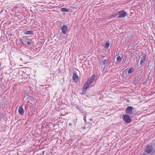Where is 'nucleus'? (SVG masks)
Masks as SVG:
<instances>
[{"label": "nucleus", "mask_w": 155, "mask_h": 155, "mask_svg": "<svg viewBox=\"0 0 155 155\" xmlns=\"http://www.w3.org/2000/svg\"><path fill=\"white\" fill-rule=\"evenodd\" d=\"M95 77V75H93L87 80L86 83L84 85L83 88V91L84 92L86 91L89 88V86L93 82L94 79Z\"/></svg>", "instance_id": "obj_1"}, {"label": "nucleus", "mask_w": 155, "mask_h": 155, "mask_svg": "<svg viewBox=\"0 0 155 155\" xmlns=\"http://www.w3.org/2000/svg\"><path fill=\"white\" fill-rule=\"evenodd\" d=\"M125 111L127 114L131 115L136 112L134 108L132 106H128L125 109Z\"/></svg>", "instance_id": "obj_2"}, {"label": "nucleus", "mask_w": 155, "mask_h": 155, "mask_svg": "<svg viewBox=\"0 0 155 155\" xmlns=\"http://www.w3.org/2000/svg\"><path fill=\"white\" fill-rule=\"evenodd\" d=\"M31 41L27 39L26 37L24 36L23 37V41H22V44L23 45H25L29 46L31 43Z\"/></svg>", "instance_id": "obj_3"}, {"label": "nucleus", "mask_w": 155, "mask_h": 155, "mask_svg": "<svg viewBox=\"0 0 155 155\" xmlns=\"http://www.w3.org/2000/svg\"><path fill=\"white\" fill-rule=\"evenodd\" d=\"M123 120L127 123H130L131 121L130 116L127 114H124L122 116Z\"/></svg>", "instance_id": "obj_4"}, {"label": "nucleus", "mask_w": 155, "mask_h": 155, "mask_svg": "<svg viewBox=\"0 0 155 155\" xmlns=\"http://www.w3.org/2000/svg\"><path fill=\"white\" fill-rule=\"evenodd\" d=\"M119 16L117 17L118 18H123L127 14L126 12L123 10L120 11L118 12Z\"/></svg>", "instance_id": "obj_5"}, {"label": "nucleus", "mask_w": 155, "mask_h": 155, "mask_svg": "<svg viewBox=\"0 0 155 155\" xmlns=\"http://www.w3.org/2000/svg\"><path fill=\"white\" fill-rule=\"evenodd\" d=\"M153 148L152 146L151 145H149L146 147L145 151L148 153H150L151 152Z\"/></svg>", "instance_id": "obj_6"}, {"label": "nucleus", "mask_w": 155, "mask_h": 155, "mask_svg": "<svg viewBox=\"0 0 155 155\" xmlns=\"http://www.w3.org/2000/svg\"><path fill=\"white\" fill-rule=\"evenodd\" d=\"M68 28V27L67 26L63 25L61 27V30L62 32L64 34H65L67 33Z\"/></svg>", "instance_id": "obj_7"}, {"label": "nucleus", "mask_w": 155, "mask_h": 155, "mask_svg": "<svg viewBox=\"0 0 155 155\" xmlns=\"http://www.w3.org/2000/svg\"><path fill=\"white\" fill-rule=\"evenodd\" d=\"M73 79L74 82H77L78 79V77L77 75V74L76 71H74L73 73Z\"/></svg>", "instance_id": "obj_8"}, {"label": "nucleus", "mask_w": 155, "mask_h": 155, "mask_svg": "<svg viewBox=\"0 0 155 155\" xmlns=\"http://www.w3.org/2000/svg\"><path fill=\"white\" fill-rule=\"evenodd\" d=\"M138 78L137 80L140 81L142 77V72L140 71H137V75L136 76Z\"/></svg>", "instance_id": "obj_9"}, {"label": "nucleus", "mask_w": 155, "mask_h": 155, "mask_svg": "<svg viewBox=\"0 0 155 155\" xmlns=\"http://www.w3.org/2000/svg\"><path fill=\"white\" fill-rule=\"evenodd\" d=\"M146 55L145 54H143L142 55V57L141 58L140 64L142 65L145 61V59L146 58Z\"/></svg>", "instance_id": "obj_10"}, {"label": "nucleus", "mask_w": 155, "mask_h": 155, "mask_svg": "<svg viewBox=\"0 0 155 155\" xmlns=\"http://www.w3.org/2000/svg\"><path fill=\"white\" fill-rule=\"evenodd\" d=\"M19 113L21 115H23L24 114V110L21 107H19L18 110Z\"/></svg>", "instance_id": "obj_11"}, {"label": "nucleus", "mask_w": 155, "mask_h": 155, "mask_svg": "<svg viewBox=\"0 0 155 155\" xmlns=\"http://www.w3.org/2000/svg\"><path fill=\"white\" fill-rule=\"evenodd\" d=\"M24 34L26 35H33V31H27L25 32Z\"/></svg>", "instance_id": "obj_12"}, {"label": "nucleus", "mask_w": 155, "mask_h": 155, "mask_svg": "<svg viewBox=\"0 0 155 155\" xmlns=\"http://www.w3.org/2000/svg\"><path fill=\"white\" fill-rule=\"evenodd\" d=\"M61 11L62 12H68L69 11V9L64 8H62L61 9Z\"/></svg>", "instance_id": "obj_13"}, {"label": "nucleus", "mask_w": 155, "mask_h": 155, "mask_svg": "<svg viewBox=\"0 0 155 155\" xmlns=\"http://www.w3.org/2000/svg\"><path fill=\"white\" fill-rule=\"evenodd\" d=\"M134 71V69L132 67H130V69L128 71V74H130L131 72H133Z\"/></svg>", "instance_id": "obj_14"}, {"label": "nucleus", "mask_w": 155, "mask_h": 155, "mask_svg": "<svg viewBox=\"0 0 155 155\" xmlns=\"http://www.w3.org/2000/svg\"><path fill=\"white\" fill-rule=\"evenodd\" d=\"M121 58L120 56H118L117 58V62H120L121 61Z\"/></svg>", "instance_id": "obj_15"}, {"label": "nucleus", "mask_w": 155, "mask_h": 155, "mask_svg": "<svg viewBox=\"0 0 155 155\" xmlns=\"http://www.w3.org/2000/svg\"><path fill=\"white\" fill-rule=\"evenodd\" d=\"M109 46V43L108 42H107L105 44L104 46L105 48L107 49Z\"/></svg>", "instance_id": "obj_16"}, {"label": "nucleus", "mask_w": 155, "mask_h": 155, "mask_svg": "<svg viewBox=\"0 0 155 155\" xmlns=\"http://www.w3.org/2000/svg\"><path fill=\"white\" fill-rule=\"evenodd\" d=\"M106 62L107 63V61L106 59H104L102 62V64L103 65H104L106 63Z\"/></svg>", "instance_id": "obj_17"}, {"label": "nucleus", "mask_w": 155, "mask_h": 155, "mask_svg": "<svg viewBox=\"0 0 155 155\" xmlns=\"http://www.w3.org/2000/svg\"><path fill=\"white\" fill-rule=\"evenodd\" d=\"M76 107L77 109L78 110L80 111H81V107L80 106H76Z\"/></svg>", "instance_id": "obj_18"}, {"label": "nucleus", "mask_w": 155, "mask_h": 155, "mask_svg": "<svg viewBox=\"0 0 155 155\" xmlns=\"http://www.w3.org/2000/svg\"><path fill=\"white\" fill-rule=\"evenodd\" d=\"M83 120L85 122V123L87 122H86V117L84 116V117Z\"/></svg>", "instance_id": "obj_19"}, {"label": "nucleus", "mask_w": 155, "mask_h": 155, "mask_svg": "<svg viewBox=\"0 0 155 155\" xmlns=\"http://www.w3.org/2000/svg\"><path fill=\"white\" fill-rule=\"evenodd\" d=\"M19 41H21L22 42V41H23V38L22 39H21V38H20Z\"/></svg>", "instance_id": "obj_20"}, {"label": "nucleus", "mask_w": 155, "mask_h": 155, "mask_svg": "<svg viewBox=\"0 0 155 155\" xmlns=\"http://www.w3.org/2000/svg\"><path fill=\"white\" fill-rule=\"evenodd\" d=\"M82 128L83 129H84V130H85L86 129V127H83Z\"/></svg>", "instance_id": "obj_21"}, {"label": "nucleus", "mask_w": 155, "mask_h": 155, "mask_svg": "<svg viewBox=\"0 0 155 155\" xmlns=\"http://www.w3.org/2000/svg\"><path fill=\"white\" fill-rule=\"evenodd\" d=\"M72 125V124H71V123H69V126H71V125Z\"/></svg>", "instance_id": "obj_22"}, {"label": "nucleus", "mask_w": 155, "mask_h": 155, "mask_svg": "<svg viewBox=\"0 0 155 155\" xmlns=\"http://www.w3.org/2000/svg\"><path fill=\"white\" fill-rule=\"evenodd\" d=\"M89 120H91V121H93V119H92V118H90V119H89Z\"/></svg>", "instance_id": "obj_23"}, {"label": "nucleus", "mask_w": 155, "mask_h": 155, "mask_svg": "<svg viewBox=\"0 0 155 155\" xmlns=\"http://www.w3.org/2000/svg\"><path fill=\"white\" fill-rule=\"evenodd\" d=\"M45 152V151H43V154H44Z\"/></svg>", "instance_id": "obj_24"}, {"label": "nucleus", "mask_w": 155, "mask_h": 155, "mask_svg": "<svg viewBox=\"0 0 155 155\" xmlns=\"http://www.w3.org/2000/svg\"><path fill=\"white\" fill-rule=\"evenodd\" d=\"M10 35V36H12V34H11Z\"/></svg>", "instance_id": "obj_25"}, {"label": "nucleus", "mask_w": 155, "mask_h": 155, "mask_svg": "<svg viewBox=\"0 0 155 155\" xmlns=\"http://www.w3.org/2000/svg\"><path fill=\"white\" fill-rule=\"evenodd\" d=\"M62 115H63L61 114V115H60V116H62Z\"/></svg>", "instance_id": "obj_26"}]
</instances>
